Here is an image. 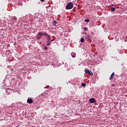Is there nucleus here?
Masks as SVG:
<instances>
[{
    "label": "nucleus",
    "instance_id": "423d86ee",
    "mask_svg": "<svg viewBox=\"0 0 127 127\" xmlns=\"http://www.w3.org/2000/svg\"><path fill=\"white\" fill-rule=\"evenodd\" d=\"M95 98H90L89 99V102L90 103H91V104L95 103Z\"/></svg>",
    "mask_w": 127,
    "mask_h": 127
},
{
    "label": "nucleus",
    "instance_id": "ddd939ff",
    "mask_svg": "<svg viewBox=\"0 0 127 127\" xmlns=\"http://www.w3.org/2000/svg\"><path fill=\"white\" fill-rule=\"evenodd\" d=\"M84 21H85V22H89L90 20L89 19H85Z\"/></svg>",
    "mask_w": 127,
    "mask_h": 127
},
{
    "label": "nucleus",
    "instance_id": "a211bd4d",
    "mask_svg": "<svg viewBox=\"0 0 127 127\" xmlns=\"http://www.w3.org/2000/svg\"><path fill=\"white\" fill-rule=\"evenodd\" d=\"M43 35L44 36H47V35H49L48 34H47V33H44V34H43Z\"/></svg>",
    "mask_w": 127,
    "mask_h": 127
},
{
    "label": "nucleus",
    "instance_id": "5701e85b",
    "mask_svg": "<svg viewBox=\"0 0 127 127\" xmlns=\"http://www.w3.org/2000/svg\"><path fill=\"white\" fill-rule=\"evenodd\" d=\"M51 41L52 42V41H54V40H51Z\"/></svg>",
    "mask_w": 127,
    "mask_h": 127
},
{
    "label": "nucleus",
    "instance_id": "4be33fe9",
    "mask_svg": "<svg viewBox=\"0 0 127 127\" xmlns=\"http://www.w3.org/2000/svg\"><path fill=\"white\" fill-rule=\"evenodd\" d=\"M41 1H44V0H41Z\"/></svg>",
    "mask_w": 127,
    "mask_h": 127
},
{
    "label": "nucleus",
    "instance_id": "6ab92c4d",
    "mask_svg": "<svg viewBox=\"0 0 127 127\" xmlns=\"http://www.w3.org/2000/svg\"><path fill=\"white\" fill-rule=\"evenodd\" d=\"M44 49L45 50H47L48 49V48L47 47H45Z\"/></svg>",
    "mask_w": 127,
    "mask_h": 127
},
{
    "label": "nucleus",
    "instance_id": "20e7f679",
    "mask_svg": "<svg viewBox=\"0 0 127 127\" xmlns=\"http://www.w3.org/2000/svg\"><path fill=\"white\" fill-rule=\"evenodd\" d=\"M27 102L28 103V104H32L33 103V100H32V99H31V98L30 99H28L27 100Z\"/></svg>",
    "mask_w": 127,
    "mask_h": 127
},
{
    "label": "nucleus",
    "instance_id": "f8f14e48",
    "mask_svg": "<svg viewBox=\"0 0 127 127\" xmlns=\"http://www.w3.org/2000/svg\"><path fill=\"white\" fill-rule=\"evenodd\" d=\"M84 41H85V39H84V38H81L80 39V42H82V43H83V42H84Z\"/></svg>",
    "mask_w": 127,
    "mask_h": 127
},
{
    "label": "nucleus",
    "instance_id": "0eeeda50",
    "mask_svg": "<svg viewBox=\"0 0 127 127\" xmlns=\"http://www.w3.org/2000/svg\"><path fill=\"white\" fill-rule=\"evenodd\" d=\"M71 55L72 58H75V57H76V53H71Z\"/></svg>",
    "mask_w": 127,
    "mask_h": 127
},
{
    "label": "nucleus",
    "instance_id": "9b49d317",
    "mask_svg": "<svg viewBox=\"0 0 127 127\" xmlns=\"http://www.w3.org/2000/svg\"><path fill=\"white\" fill-rule=\"evenodd\" d=\"M111 11L114 12L115 10H116V9H115V7H112L111 9Z\"/></svg>",
    "mask_w": 127,
    "mask_h": 127
},
{
    "label": "nucleus",
    "instance_id": "f257e3e1",
    "mask_svg": "<svg viewBox=\"0 0 127 127\" xmlns=\"http://www.w3.org/2000/svg\"><path fill=\"white\" fill-rule=\"evenodd\" d=\"M66 9H71L73 8V3L69 2L68 3L65 7Z\"/></svg>",
    "mask_w": 127,
    "mask_h": 127
},
{
    "label": "nucleus",
    "instance_id": "9d476101",
    "mask_svg": "<svg viewBox=\"0 0 127 127\" xmlns=\"http://www.w3.org/2000/svg\"><path fill=\"white\" fill-rule=\"evenodd\" d=\"M47 39L48 40H51V36L50 35H47Z\"/></svg>",
    "mask_w": 127,
    "mask_h": 127
},
{
    "label": "nucleus",
    "instance_id": "f3484780",
    "mask_svg": "<svg viewBox=\"0 0 127 127\" xmlns=\"http://www.w3.org/2000/svg\"><path fill=\"white\" fill-rule=\"evenodd\" d=\"M56 23H57V22L56 21H54L53 22V24L56 25Z\"/></svg>",
    "mask_w": 127,
    "mask_h": 127
},
{
    "label": "nucleus",
    "instance_id": "4468645a",
    "mask_svg": "<svg viewBox=\"0 0 127 127\" xmlns=\"http://www.w3.org/2000/svg\"><path fill=\"white\" fill-rule=\"evenodd\" d=\"M47 45L48 46H50V45H51V42L47 43Z\"/></svg>",
    "mask_w": 127,
    "mask_h": 127
},
{
    "label": "nucleus",
    "instance_id": "393cba45",
    "mask_svg": "<svg viewBox=\"0 0 127 127\" xmlns=\"http://www.w3.org/2000/svg\"><path fill=\"white\" fill-rule=\"evenodd\" d=\"M58 16H59V17L60 16V15H58Z\"/></svg>",
    "mask_w": 127,
    "mask_h": 127
},
{
    "label": "nucleus",
    "instance_id": "f03ea898",
    "mask_svg": "<svg viewBox=\"0 0 127 127\" xmlns=\"http://www.w3.org/2000/svg\"><path fill=\"white\" fill-rule=\"evenodd\" d=\"M42 35H43V34H42V32H40L37 35V39L38 40H39L41 37H42Z\"/></svg>",
    "mask_w": 127,
    "mask_h": 127
},
{
    "label": "nucleus",
    "instance_id": "aec40b11",
    "mask_svg": "<svg viewBox=\"0 0 127 127\" xmlns=\"http://www.w3.org/2000/svg\"><path fill=\"white\" fill-rule=\"evenodd\" d=\"M50 40H48V41H47V43H48L50 42Z\"/></svg>",
    "mask_w": 127,
    "mask_h": 127
},
{
    "label": "nucleus",
    "instance_id": "2eb2a0df",
    "mask_svg": "<svg viewBox=\"0 0 127 127\" xmlns=\"http://www.w3.org/2000/svg\"><path fill=\"white\" fill-rule=\"evenodd\" d=\"M83 29L85 31H87V30H88V28L85 27L83 28Z\"/></svg>",
    "mask_w": 127,
    "mask_h": 127
},
{
    "label": "nucleus",
    "instance_id": "39448f33",
    "mask_svg": "<svg viewBox=\"0 0 127 127\" xmlns=\"http://www.w3.org/2000/svg\"><path fill=\"white\" fill-rule=\"evenodd\" d=\"M114 76H115V72H113L112 74H111L110 77L109 78V80L110 81H112L113 79H114Z\"/></svg>",
    "mask_w": 127,
    "mask_h": 127
},
{
    "label": "nucleus",
    "instance_id": "412c9836",
    "mask_svg": "<svg viewBox=\"0 0 127 127\" xmlns=\"http://www.w3.org/2000/svg\"><path fill=\"white\" fill-rule=\"evenodd\" d=\"M112 86H113V87H115V84H113Z\"/></svg>",
    "mask_w": 127,
    "mask_h": 127
},
{
    "label": "nucleus",
    "instance_id": "7ed1b4c3",
    "mask_svg": "<svg viewBox=\"0 0 127 127\" xmlns=\"http://www.w3.org/2000/svg\"><path fill=\"white\" fill-rule=\"evenodd\" d=\"M85 72L87 74H89V75H90V76H93V72H92V71H90L89 69H85Z\"/></svg>",
    "mask_w": 127,
    "mask_h": 127
},
{
    "label": "nucleus",
    "instance_id": "dca6fc26",
    "mask_svg": "<svg viewBox=\"0 0 127 127\" xmlns=\"http://www.w3.org/2000/svg\"><path fill=\"white\" fill-rule=\"evenodd\" d=\"M81 86H82V87H85V86H86V83H82L81 84Z\"/></svg>",
    "mask_w": 127,
    "mask_h": 127
},
{
    "label": "nucleus",
    "instance_id": "a878e982",
    "mask_svg": "<svg viewBox=\"0 0 127 127\" xmlns=\"http://www.w3.org/2000/svg\"><path fill=\"white\" fill-rule=\"evenodd\" d=\"M53 37H54V36H53Z\"/></svg>",
    "mask_w": 127,
    "mask_h": 127
},
{
    "label": "nucleus",
    "instance_id": "1a4fd4ad",
    "mask_svg": "<svg viewBox=\"0 0 127 127\" xmlns=\"http://www.w3.org/2000/svg\"><path fill=\"white\" fill-rule=\"evenodd\" d=\"M86 39H90L91 38V35H88L87 36H85Z\"/></svg>",
    "mask_w": 127,
    "mask_h": 127
},
{
    "label": "nucleus",
    "instance_id": "bb28decb",
    "mask_svg": "<svg viewBox=\"0 0 127 127\" xmlns=\"http://www.w3.org/2000/svg\"><path fill=\"white\" fill-rule=\"evenodd\" d=\"M16 127H18V126H17Z\"/></svg>",
    "mask_w": 127,
    "mask_h": 127
},
{
    "label": "nucleus",
    "instance_id": "b1692460",
    "mask_svg": "<svg viewBox=\"0 0 127 127\" xmlns=\"http://www.w3.org/2000/svg\"><path fill=\"white\" fill-rule=\"evenodd\" d=\"M111 5H112V6H114V4H111Z\"/></svg>",
    "mask_w": 127,
    "mask_h": 127
},
{
    "label": "nucleus",
    "instance_id": "6e6552de",
    "mask_svg": "<svg viewBox=\"0 0 127 127\" xmlns=\"http://www.w3.org/2000/svg\"><path fill=\"white\" fill-rule=\"evenodd\" d=\"M12 20H16V19H17V18H16V17L15 16H13L11 18Z\"/></svg>",
    "mask_w": 127,
    "mask_h": 127
}]
</instances>
